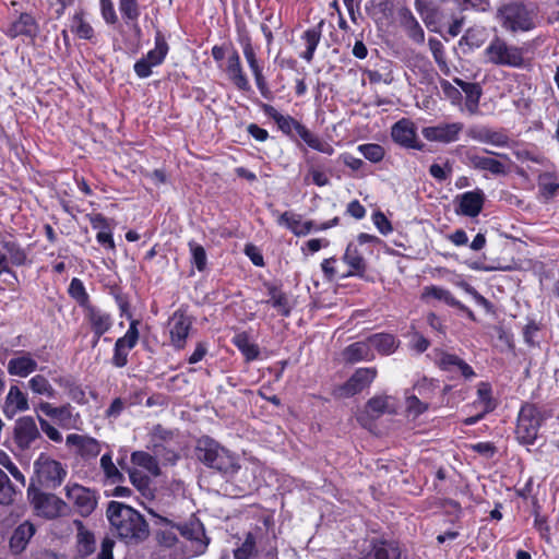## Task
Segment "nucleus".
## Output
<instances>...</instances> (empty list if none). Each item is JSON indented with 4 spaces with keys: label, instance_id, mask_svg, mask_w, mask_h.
<instances>
[{
    "label": "nucleus",
    "instance_id": "51",
    "mask_svg": "<svg viewBox=\"0 0 559 559\" xmlns=\"http://www.w3.org/2000/svg\"><path fill=\"white\" fill-rule=\"evenodd\" d=\"M390 397L388 395H377L371 397L366 405L368 414L374 417H379L384 413H390Z\"/></svg>",
    "mask_w": 559,
    "mask_h": 559
},
{
    "label": "nucleus",
    "instance_id": "56",
    "mask_svg": "<svg viewBox=\"0 0 559 559\" xmlns=\"http://www.w3.org/2000/svg\"><path fill=\"white\" fill-rule=\"evenodd\" d=\"M189 249L191 252V263L198 269V271H204L207 261L204 248L195 241H190Z\"/></svg>",
    "mask_w": 559,
    "mask_h": 559
},
{
    "label": "nucleus",
    "instance_id": "2",
    "mask_svg": "<svg viewBox=\"0 0 559 559\" xmlns=\"http://www.w3.org/2000/svg\"><path fill=\"white\" fill-rule=\"evenodd\" d=\"M197 459L222 474H235L240 468L237 456L210 437H202L195 447Z\"/></svg>",
    "mask_w": 559,
    "mask_h": 559
},
{
    "label": "nucleus",
    "instance_id": "32",
    "mask_svg": "<svg viewBox=\"0 0 559 559\" xmlns=\"http://www.w3.org/2000/svg\"><path fill=\"white\" fill-rule=\"evenodd\" d=\"M3 251L7 253L11 264L15 266L26 265L28 263L27 252L15 240L3 237L0 240Z\"/></svg>",
    "mask_w": 559,
    "mask_h": 559
},
{
    "label": "nucleus",
    "instance_id": "5",
    "mask_svg": "<svg viewBox=\"0 0 559 559\" xmlns=\"http://www.w3.org/2000/svg\"><path fill=\"white\" fill-rule=\"evenodd\" d=\"M263 525L266 531L264 538L259 537L257 533H248L241 547L234 551L235 559H249L255 545H259L258 551L267 558L277 559L276 536L274 530L270 531V521L265 519Z\"/></svg>",
    "mask_w": 559,
    "mask_h": 559
},
{
    "label": "nucleus",
    "instance_id": "59",
    "mask_svg": "<svg viewBox=\"0 0 559 559\" xmlns=\"http://www.w3.org/2000/svg\"><path fill=\"white\" fill-rule=\"evenodd\" d=\"M119 10L128 21H136L140 16L138 0H119Z\"/></svg>",
    "mask_w": 559,
    "mask_h": 559
},
{
    "label": "nucleus",
    "instance_id": "55",
    "mask_svg": "<svg viewBox=\"0 0 559 559\" xmlns=\"http://www.w3.org/2000/svg\"><path fill=\"white\" fill-rule=\"evenodd\" d=\"M357 150L364 155V157L371 163H379L384 157V148L376 143L361 144Z\"/></svg>",
    "mask_w": 559,
    "mask_h": 559
},
{
    "label": "nucleus",
    "instance_id": "31",
    "mask_svg": "<svg viewBox=\"0 0 559 559\" xmlns=\"http://www.w3.org/2000/svg\"><path fill=\"white\" fill-rule=\"evenodd\" d=\"M370 347L383 356L393 354L399 347V341L390 333H376L368 337Z\"/></svg>",
    "mask_w": 559,
    "mask_h": 559
},
{
    "label": "nucleus",
    "instance_id": "38",
    "mask_svg": "<svg viewBox=\"0 0 559 559\" xmlns=\"http://www.w3.org/2000/svg\"><path fill=\"white\" fill-rule=\"evenodd\" d=\"M27 388L34 395L37 396L55 399L57 395L56 389L52 386L48 378L41 373L33 376L27 381Z\"/></svg>",
    "mask_w": 559,
    "mask_h": 559
},
{
    "label": "nucleus",
    "instance_id": "61",
    "mask_svg": "<svg viewBox=\"0 0 559 559\" xmlns=\"http://www.w3.org/2000/svg\"><path fill=\"white\" fill-rule=\"evenodd\" d=\"M460 287H462L468 295L473 297L477 305L486 309L487 312L492 311V304L480 295L472 285L466 282L460 283Z\"/></svg>",
    "mask_w": 559,
    "mask_h": 559
},
{
    "label": "nucleus",
    "instance_id": "23",
    "mask_svg": "<svg viewBox=\"0 0 559 559\" xmlns=\"http://www.w3.org/2000/svg\"><path fill=\"white\" fill-rule=\"evenodd\" d=\"M35 509L47 519L57 518L64 509V502L51 493H37L33 498Z\"/></svg>",
    "mask_w": 559,
    "mask_h": 559
},
{
    "label": "nucleus",
    "instance_id": "41",
    "mask_svg": "<svg viewBox=\"0 0 559 559\" xmlns=\"http://www.w3.org/2000/svg\"><path fill=\"white\" fill-rule=\"evenodd\" d=\"M304 142L311 148L321 152L326 155H332L334 153L333 146L314 135L310 130H308L304 124L298 127L296 132Z\"/></svg>",
    "mask_w": 559,
    "mask_h": 559
},
{
    "label": "nucleus",
    "instance_id": "25",
    "mask_svg": "<svg viewBox=\"0 0 559 559\" xmlns=\"http://www.w3.org/2000/svg\"><path fill=\"white\" fill-rule=\"evenodd\" d=\"M38 33V24L35 17L29 13H21L20 16L11 23L7 31V36L16 38L19 36L35 37Z\"/></svg>",
    "mask_w": 559,
    "mask_h": 559
},
{
    "label": "nucleus",
    "instance_id": "30",
    "mask_svg": "<svg viewBox=\"0 0 559 559\" xmlns=\"http://www.w3.org/2000/svg\"><path fill=\"white\" fill-rule=\"evenodd\" d=\"M433 298L436 300L443 301L450 307H455L459 309H465V306L461 304L449 289H445L440 286L430 285L425 286L421 293V299L427 301L428 299Z\"/></svg>",
    "mask_w": 559,
    "mask_h": 559
},
{
    "label": "nucleus",
    "instance_id": "12",
    "mask_svg": "<svg viewBox=\"0 0 559 559\" xmlns=\"http://www.w3.org/2000/svg\"><path fill=\"white\" fill-rule=\"evenodd\" d=\"M374 367L358 368L350 378L338 388V394L342 397H350L368 388L377 377Z\"/></svg>",
    "mask_w": 559,
    "mask_h": 559
},
{
    "label": "nucleus",
    "instance_id": "11",
    "mask_svg": "<svg viewBox=\"0 0 559 559\" xmlns=\"http://www.w3.org/2000/svg\"><path fill=\"white\" fill-rule=\"evenodd\" d=\"M139 321L132 320L130 326L122 337H119L114 347L111 362L117 368H122L128 364V356L139 341Z\"/></svg>",
    "mask_w": 559,
    "mask_h": 559
},
{
    "label": "nucleus",
    "instance_id": "58",
    "mask_svg": "<svg viewBox=\"0 0 559 559\" xmlns=\"http://www.w3.org/2000/svg\"><path fill=\"white\" fill-rule=\"evenodd\" d=\"M14 489L10 483L8 475L0 468V504H9L12 502Z\"/></svg>",
    "mask_w": 559,
    "mask_h": 559
},
{
    "label": "nucleus",
    "instance_id": "53",
    "mask_svg": "<svg viewBox=\"0 0 559 559\" xmlns=\"http://www.w3.org/2000/svg\"><path fill=\"white\" fill-rule=\"evenodd\" d=\"M241 46L245 59L251 70V72H255L258 70H261L262 67L259 63L258 56L255 52V49L251 43V38L249 36H246L241 39Z\"/></svg>",
    "mask_w": 559,
    "mask_h": 559
},
{
    "label": "nucleus",
    "instance_id": "28",
    "mask_svg": "<svg viewBox=\"0 0 559 559\" xmlns=\"http://www.w3.org/2000/svg\"><path fill=\"white\" fill-rule=\"evenodd\" d=\"M263 112L271 119L275 121L278 129L289 135L293 136V132H297L298 127L301 126L299 121H297L292 116L282 115L277 109H275L272 105L263 104L262 106Z\"/></svg>",
    "mask_w": 559,
    "mask_h": 559
},
{
    "label": "nucleus",
    "instance_id": "33",
    "mask_svg": "<svg viewBox=\"0 0 559 559\" xmlns=\"http://www.w3.org/2000/svg\"><path fill=\"white\" fill-rule=\"evenodd\" d=\"M343 260L350 267L345 276H361L365 273L366 261L355 245L349 243L347 246Z\"/></svg>",
    "mask_w": 559,
    "mask_h": 559
},
{
    "label": "nucleus",
    "instance_id": "43",
    "mask_svg": "<svg viewBox=\"0 0 559 559\" xmlns=\"http://www.w3.org/2000/svg\"><path fill=\"white\" fill-rule=\"evenodd\" d=\"M265 286L267 288V295L270 297L266 302L271 304L272 307L277 309L280 314L288 317L290 313V308L288 306L287 296L277 286L273 284H266Z\"/></svg>",
    "mask_w": 559,
    "mask_h": 559
},
{
    "label": "nucleus",
    "instance_id": "29",
    "mask_svg": "<svg viewBox=\"0 0 559 559\" xmlns=\"http://www.w3.org/2000/svg\"><path fill=\"white\" fill-rule=\"evenodd\" d=\"M76 527V548L82 557L92 555L96 549V540L94 534L88 531L82 521L74 520Z\"/></svg>",
    "mask_w": 559,
    "mask_h": 559
},
{
    "label": "nucleus",
    "instance_id": "34",
    "mask_svg": "<svg viewBox=\"0 0 559 559\" xmlns=\"http://www.w3.org/2000/svg\"><path fill=\"white\" fill-rule=\"evenodd\" d=\"M472 138L478 142L491 144L497 147H507L510 143V139L506 133L493 131L488 128H481L477 131H473Z\"/></svg>",
    "mask_w": 559,
    "mask_h": 559
},
{
    "label": "nucleus",
    "instance_id": "18",
    "mask_svg": "<svg viewBox=\"0 0 559 559\" xmlns=\"http://www.w3.org/2000/svg\"><path fill=\"white\" fill-rule=\"evenodd\" d=\"M38 369L36 359L28 352H20L7 365L10 376L26 378Z\"/></svg>",
    "mask_w": 559,
    "mask_h": 559
},
{
    "label": "nucleus",
    "instance_id": "50",
    "mask_svg": "<svg viewBox=\"0 0 559 559\" xmlns=\"http://www.w3.org/2000/svg\"><path fill=\"white\" fill-rule=\"evenodd\" d=\"M538 187L540 193L546 198L550 199L556 195L559 183L556 176L552 173H544L538 177Z\"/></svg>",
    "mask_w": 559,
    "mask_h": 559
},
{
    "label": "nucleus",
    "instance_id": "15",
    "mask_svg": "<svg viewBox=\"0 0 559 559\" xmlns=\"http://www.w3.org/2000/svg\"><path fill=\"white\" fill-rule=\"evenodd\" d=\"M393 141L407 148L423 150L424 144L417 140L416 127L408 119L395 122L391 130Z\"/></svg>",
    "mask_w": 559,
    "mask_h": 559
},
{
    "label": "nucleus",
    "instance_id": "6",
    "mask_svg": "<svg viewBox=\"0 0 559 559\" xmlns=\"http://www.w3.org/2000/svg\"><path fill=\"white\" fill-rule=\"evenodd\" d=\"M44 441L40 429L33 416L19 417L12 428V442L20 451L39 448Z\"/></svg>",
    "mask_w": 559,
    "mask_h": 559
},
{
    "label": "nucleus",
    "instance_id": "49",
    "mask_svg": "<svg viewBox=\"0 0 559 559\" xmlns=\"http://www.w3.org/2000/svg\"><path fill=\"white\" fill-rule=\"evenodd\" d=\"M237 348L246 356L248 360H253L259 356V348L251 343L246 333H238L233 340Z\"/></svg>",
    "mask_w": 559,
    "mask_h": 559
},
{
    "label": "nucleus",
    "instance_id": "14",
    "mask_svg": "<svg viewBox=\"0 0 559 559\" xmlns=\"http://www.w3.org/2000/svg\"><path fill=\"white\" fill-rule=\"evenodd\" d=\"M35 466L39 478L49 487L59 486L67 475L60 462L45 455L38 457Z\"/></svg>",
    "mask_w": 559,
    "mask_h": 559
},
{
    "label": "nucleus",
    "instance_id": "39",
    "mask_svg": "<svg viewBox=\"0 0 559 559\" xmlns=\"http://www.w3.org/2000/svg\"><path fill=\"white\" fill-rule=\"evenodd\" d=\"M454 83L461 87L466 95V108L471 114L477 112L481 88L477 83L465 82L461 79H454Z\"/></svg>",
    "mask_w": 559,
    "mask_h": 559
},
{
    "label": "nucleus",
    "instance_id": "27",
    "mask_svg": "<svg viewBox=\"0 0 559 559\" xmlns=\"http://www.w3.org/2000/svg\"><path fill=\"white\" fill-rule=\"evenodd\" d=\"M343 358L349 364L371 361L374 359V354L367 338L366 341L355 342L345 347L343 350Z\"/></svg>",
    "mask_w": 559,
    "mask_h": 559
},
{
    "label": "nucleus",
    "instance_id": "1",
    "mask_svg": "<svg viewBox=\"0 0 559 559\" xmlns=\"http://www.w3.org/2000/svg\"><path fill=\"white\" fill-rule=\"evenodd\" d=\"M106 516L111 531L127 543H139L148 536V525L133 508L118 501H110Z\"/></svg>",
    "mask_w": 559,
    "mask_h": 559
},
{
    "label": "nucleus",
    "instance_id": "22",
    "mask_svg": "<svg viewBox=\"0 0 559 559\" xmlns=\"http://www.w3.org/2000/svg\"><path fill=\"white\" fill-rule=\"evenodd\" d=\"M85 318L88 321L93 334L97 337H102L105 333H107L112 326L111 316L97 308L95 306H86L85 308Z\"/></svg>",
    "mask_w": 559,
    "mask_h": 559
},
{
    "label": "nucleus",
    "instance_id": "62",
    "mask_svg": "<svg viewBox=\"0 0 559 559\" xmlns=\"http://www.w3.org/2000/svg\"><path fill=\"white\" fill-rule=\"evenodd\" d=\"M429 49L439 66H445V55L443 44L438 38H429Z\"/></svg>",
    "mask_w": 559,
    "mask_h": 559
},
{
    "label": "nucleus",
    "instance_id": "8",
    "mask_svg": "<svg viewBox=\"0 0 559 559\" xmlns=\"http://www.w3.org/2000/svg\"><path fill=\"white\" fill-rule=\"evenodd\" d=\"M542 421V413L535 405H523L518 416V425L515 429L519 442L526 445L533 444L537 439Z\"/></svg>",
    "mask_w": 559,
    "mask_h": 559
},
{
    "label": "nucleus",
    "instance_id": "60",
    "mask_svg": "<svg viewBox=\"0 0 559 559\" xmlns=\"http://www.w3.org/2000/svg\"><path fill=\"white\" fill-rule=\"evenodd\" d=\"M0 464L13 476V478L16 481H19L22 485L25 484L24 475L17 468V466L12 462L10 456L4 452H0Z\"/></svg>",
    "mask_w": 559,
    "mask_h": 559
},
{
    "label": "nucleus",
    "instance_id": "47",
    "mask_svg": "<svg viewBox=\"0 0 559 559\" xmlns=\"http://www.w3.org/2000/svg\"><path fill=\"white\" fill-rule=\"evenodd\" d=\"M100 468L104 472L106 479L111 484L122 483L124 480L123 474L117 468L112 462L110 453H105L100 457Z\"/></svg>",
    "mask_w": 559,
    "mask_h": 559
},
{
    "label": "nucleus",
    "instance_id": "63",
    "mask_svg": "<svg viewBox=\"0 0 559 559\" xmlns=\"http://www.w3.org/2000/svg\"><path fill=\"white\" fill-rule=\"evenodd\" d=\"M38 423L40 426V430L46 433V436L53 442H61L62 435L61 432L52 426L47 419L38 416Z\"/></svg>",
    "mask_w": 559,
    "mask_h": 559
},
{
    "label": "nucleus",
    "instance_id": "42",
    "mask_svg": "<svg viewBox=\"0 0 559 559\" xmlns=\"http://www.w3.org/2000/svg\"><path fill=\"white\" fill-rule=\"evenodd\" d=\"M70 29L81 39L92 40L95 37L94 28L84 19V12L82 10L78 11L71 17Z\"/></svg>",
    "mask_w": 559,
    "mask_h": 559
},
{
    "label": "nucleus",
    "instance_id": "45",
    "mask_svg": "<svg viewBox=\"0 0 559 559\" xmlns=\"http://www.w3.org/2000/svg\"><path fill=\"white\" fill-rule=\"evenodd\" d=\"M131 462L134 465L143 467L153 476L160 475V468L156 457L144 451H134L131 454Z\"/></svg>",
    "mask_w": 559,
    "mask_h": 559
},
{
    "label": "nucleus",
    "instance_id": "7",
    "mask_svg": "<svg viewBox=\"0 0 559 559\" xmlns=\"http://www.w3.org/2000/svg\"><path fill=\"white\" fill-rule=\"evenodd\" d=\"M176 528L186 540V557L191 558L205 552L210 538L205 535L204 526L200 520L192 518L188 522L177 524Z\"/></svg>",
    "mask_w": 559,
    "mask_h": 559
},
{
    "label": "nucleus",
    "instance_id": "54",
    "mask_svg": "<svg viewBox=\"0 0 559 559\" xmlns=\"http://www.w3.org/2000/svg\"><path fill=\"white\" fill-rule=\"evenodd\" d=\"M68 292L69 295L73 299H75L81 307H84V309L86 308V306H91L88 304V294L86 293L83 282L81 280L72 278Z\"/></svg>",
    "mask_w": 559,
    "mask_h": 559
},
{
    "label": "nucleus",
    "instance_id": "24",
    "mask_svg": "<svg viewBox=\"0 0 559 559\" xmlns=\"http://www.w3.org/2000/svg\"><path fill=\"white\" fill-rule=\"evenodd\" d=\"M226 73L238 90L248 92L251 88L249 80L243 72L239 53L236 50L227 58Z\"/></svg>",
    "mask_w": 559,
    "mask_h": 559
},
{
    "label": "nucleus",
    "instance_id": "4",
    "mask_svg": "<svg viewBox=\"0 0 559 559\" xmlns=\"http://www.w3.org/2000/svg\"><path fill=\"white\" fill-rule=\"evenodd\" d=\"M486 62L497 67L521 69L526 66L524 49L508 44L501 37H493L484 50Z\"/></svg>",
    "mask_w": 559,
    "mask_h": 559
},
{
    "label": "nucleus",
    "instance_id": "3",
    "mask_svg": "<svg viewBox=\"0 0 559 559\" xmlns=\"http://www.w3.org/2000/svg\"><path fill=\"white\" fill-rule=\"evenodd\" d=\"M536 7L531 2L510 1L500 5L496 19L510 33L528 32L536 25Z\"/></svg>",
    "mask_w": 559,
    "mask_h": 559
},
{
    "label": "nucleus",
    "instance_id": "21",
    "mask_svg": "<svg viewBox=\"0 0 559 559\" xmlns=\"http://www.w3.org/2000/svg\"><path fill=\"white\" fill-rule=\"evenodd\" d=\"M66 442L76 447L79 454L85 460L95 459L102 450L99 441L88 436L71 433L67 436Z\"/></svg>",
    "mask_w": 559,
    "mask_h": 559
},
{
    "label": "nucleus",
    "instance_id": "48",
    "mask_svg": "<svg viewBox=\"0 0 559 559\" xmlns=\"http://www.w3.org/2000/svg\"><path fill=\"white\" fill-rule=\"evenodd\" d=\"M476 404L481 407L484 413H490L496 408V403L491 397V386L488 382L478 384Z\"/></svg>",
    "mask_w": 559,
    "mask_h": 559
},
{
    "label": "nucleus",
    "instance_id": "64",
    "mask_svg": "<svg viewBox=\"0 0 559 559\" xmlns=\"http://www.w3.org/2000/svg\"><path fill=\"white\" fill-rule=\"evenodd\" d=\"M440 85L445 98H448L452 104H459L461 102L462 93L457 87L447 80H442Z\"/></svg>",
    "mask_w": 559,
    "mask_h": 559
},
{
    "label": "nucleus",
    "instance_id": "36",
    "mask_svg": "<svg viewBox=\"0 0 559 559\" xmlns=\"http://www.w3.org/2000/svg\"><path fill=\"white\" fill-rule=\"evenodd\" d=\"M468 159L476 169L487 170L492 175H504L507 173L506 165L498 159L476 154H469Z\"/></svg>",
    "mask_w": 559,
    "mask_h": 559
},
{
    "label": "nucleus",
    "instance_id": "13",
    "mask_svg": "<svg viewBox=\"0 0 559 559\" xmlns=\"http://www.w3.org/2000/svg\"><path fill=\"white\" fill-rule=\"evenodd\" d=\"M67 497L72 501L75 511L82 516H88L97 506V495L81 485L67 487Z\"/></svg>",
    "mask_w": 559,
    "mask_h": 559
},
{
    "label": "nucleus",
    "instance_id": "46",
    "mask_svg": "<svg viewBox=\"0 0 559 559\" xmlns=\"http://www.w3.org/2000/svg\"><path fill=\"white\" fill-rule=\"evenodd\" d=\"M168 52V44L165 37L158 32L155 36V47L144 57L154 67L159 66L166 58Z\"/></svg>",
    "mask_w": 559,
    "mask_h": 559
},
{
    "label": "nucleus",
    "instance_id": "10",
    "mask_svg": "<svg viewBox=\"0 0 559 559\" xmlns=\"http://www.w3.org/2000/svg\"><path fill=\"white\" fill-rule=\"evenodd\" d=\"M193 320L185 311L178 309L168 321L170 344L176 349H182L186 346L187 337L192 329Z\"/></svg>",
    "mask_w": 559,
    "mask_h": 559
},
{
    "label": "nucleus",
    "instance_id": "20",
    "mask_svg": "<svg viewBox=\"0 0 559 559\" xmlns=\"http://www.w3.org/2000/svg\"><path fill=\"white\" fill-rule=\"evenodd\" d=\"M29 409L28 397L17 385H11L4 400L3 413L8 418Z\"/></svg>",
    "mask_w": 559,
    "mask_h": 559
},
{
    "label": "nucleus",
    "instance_id": "37",
    "mask_svg": "<svg viewBox=\"0 0 559 559\" xmlns=\"http://www.w3.org/2000/svg\"><path fill=\"white\" fill-rule=\"evenodd\" d=\"M323 22H320L317 26L307 29L301 39L305 41L306 50L300 53V57L307 62H311L316 52V49L321 39V28Z\"/></svg>",
    "mask_w": 559,
    "mask_h": 559
},
{
    "label": "nucleus",
    "instance_id": "19",
    "mask_svg": "<svg viewBox=\"0 0 559 559\" xmlns=\"http://www.w3.org/2000/svg\"><path fill=\"white\" fill-rule=\"evenodd\" d=\"M457 199L459 207L456 213L468 217H476L483 210L485 194L481 190H474L464 192Z\"/></svg>",
    "mask_w": 559,
    "mask_h": 559
},
{
    "label": "nucleus",
    "instance_id": "17",
    "mask_svg": "<svg viewBox=\"0 0 559 559\" xmlns=\"http://www.w3.org/2000/svg\"><path fill=\"white\" fill-rule=\"evenodd\" d=\"M436 362L441 370L449 373H459L466 380L475 377L473 368L457 355L440 352Z\"/></svg>",
    "mask_w": 559,
    "mask_h": 559
},
{
    "label": "nucleus",
    "instance_id": "44",
    "mask_svg": "<svg viewBox=\"0 0 559 559\" xmlns=\"http://www.w3.org/2000/svg\"><path fill=\"white\" fill-rule=\"evenodd\" d=\"M131 484L141 492L144 498H153L154 490L151 486V478L139 469H128Z\"/></svg>",
    "mask_w": 559,
    "mask_h": 559
},
{
    "label": "nucleus",
    "instance_id": "35",
    "mask_svg": "<svg viewBox=\"0 0 559 559\" xmlns=\"http://www.w3.org/2000/svg\"><path fill=\"white\" fill-rule=\"evenodd\" d=\"M35 534V527L29 522H24L20 524L10 539V547L14 552H20L25 549L27 543Z\"/></svg>",
    "mask_w": 559,
    "mask_h": 559
},
{
    "label": "nucleus",
    "instance_id": "57",
    "mask_svg": "<svg viewBox=\"0 0 559 559\" xmlns=\"http://www.w3.org/2000/svg\"><path fill=\"white\" fill-rule=\"evenodd\" d=\"M429 408L428 403L419 400L418 395L406 393V409L415 417L424 414Z\"/></svg>",
    "mask_w": 559,
    "mask_h": 559
},
{
    "label": "nucleus",
    "instance_id": "9",
    "mask_svg": "<svg viewBox=\"0 0 559 559\" xmlns=\"http://www.w3.org/2000/svg\"><path fill=\"white\" fill-rule=\"evenodd\" d=\"M35 409L56 420L63 429H78L81 423L80 414L74 413V408L69 403L53 406L49 402H40Z\"/></svg>",
    "mask_w": 559,
    "mask_h": 559
},
{
    "label": "nucleus",
    "instance_id": "40",
    "mask_svg": "<svg viewBox=\"0 0 559 559\" xmlns=\"http://www.w3.org/2000/svg\"><path fill=\"white\" fill-rule=\"evenodd\" d=\"M401 23L411 39L418 44L424 43L425 32L409 10L405 9L401 12Z\"/></svg>",
    "mask_w": 559,
    "mask_h": 559
},
{
    "label": "nucleus",
    "instance_id": "52",
    "mask_svg": "<svg viewBox=\"0 0 559 559\" xmlns=\"http://www.w3.org/2000/svg\"><path fill=\"white\" fill-rule=\"evenodd\" d=\"M277 222L280 225H284L285 227L290 229L292 233L295 234L296 236H306L307 235V229H301V226H302L301 216L298 214L284 212L280 216Z\"/></svg>",
    "mask_w": 559,
    "mask_h": 559
},
{
    "label": "nucleus",
    "instance_id": "26",
    "mask_svg": "<svg viewBox=\"0 0 559 559\" xmlns=\"http://www.w3.org/2000/svg\"><path fill=\"white\" fill-rule=\"evenodd\" d=\"M401 551L396 543L388 540H372L370 549L364 559H400Z\"/></svg>",
    "mask_w": 559,
    "mask_h": 559
},
{
    "label": "nucleus",
    "instance_id": "16",
    "mask_svg": "<svg viewBox=\"0 0 559 559\" xmlns=\"http://www.w3.org/2000/svg\"><path fill=\"white\" fill-rule=\"evenodd\" d=\"M464 126L462 122L440 123L433 127H426L421 133L431 142L451 143L459 139Z\"/></svg>",
    "mask_w": 559,
    "mask_h": 559
}]
</instances>
